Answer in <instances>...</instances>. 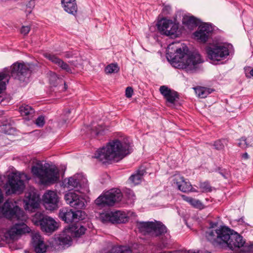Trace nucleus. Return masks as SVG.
Segmentation results:
<instances>
[{"label":"nucleus","mask_w":253,"mask_h":253,"mask_svg":"<svg viewBox=\"0 0 253 253\" xmlns=\"http://www.w3.org/2000/svg\"><path fill=\"white\" fill-rule=\"evenodd\" d=\"M32 172L43 184L54 183L58 181L59 178V170L55 168H45L39 165L33 166Z\"/></svg>","instance_id":"nucleus-6"},{"label":"nucleus","mask_w":253,"mask_h":253,"mask_svg":"<svg viewBox=\"0 0 253 253\" xmlns=\"http://www.w3.org/2000/svg\"><path fill=\"white\" fill-rule=\"evenodd\" d=\"M179 42H173L168 47L167 58L174 66L193 72L202 62L199 53H190L188 47Z\"/></svg>","instance_id":"nucleus-2"},{"label":"nucleus","mask_w":253,"mask_h":253,"mask_svg":"<svg viewBox=\"0 0 253 253\" xmlns=\"http://www.w3.org/2000/svg\"><path fill=\"white\" fill-rule=\"evenodd\" d=\"M137 226L140 232L152 236H158L167 232L166 227L157 221L137 222Z\"/></svg>","instance_id":"nucleus-9"},{"label":"nucleus","mask_w":253,"mask_h":253,"mask_svg":"<svg viewBox=\"0 0 253 253\" xmlns=\"http://www.w3.org/2000/svg\"><path fill=\"white\" fill-rule=\"evenodd\" d=\"M130 197H129V198H133V197H134V195L133 194V193L131 191H130Z\"/></svg>","instance_id":"nucleus-46"},{"label":"nucleus","mask_w":253,"mask_h":253,"mask_svg":"<svg viewBox=\"0 0 253 253\" xmlns=\"http://www.w3.org/2000/svg\"><path fill=\"white\" fill-rule=\"evenodd\" d=\"M227 144V140L226 139H219L214 142L213 146L216 150H223L225 145Z\"/></svg>","instance_id":"nucleus-33"},{"label":"nucleus","mask_w":253,"mask_h":253,"mask_svg":"<svg viewBox=\"0 0 253 253\" xmlns=\"http://www.w3.org/2000/svg\"><path fill=\"white\" fill-rule=\"evenodd\" d=\"M43 56L66 72L70 74L73 73L72 70L74 69V68L70 67L68 64L64 62L56 55L50 53H44Z\"/></svg>","instance_id":"nucleus-20"},{"label":"nucleus","mask_w":253,"mask_h":253,"mask_svg":"<svg viewBox=\"0 0 253 253\" xmlns=\"http://www.w3.org/2000/svg\"><path fill=\"white\" fill-rule=\"evenodd\" d=\"M144 171L143 170H138L136 173L130 176L129 181L134 185L138 184L140 183Z\"/></svg>","instance_id":"nucleus-29"},{"label":"nucleus","mask_w":253,"mask_h":253,"mask_svg":"<svg viewBox=\"0 0 253 253\" xmlns=\"http://www.w3.org/2000/svg\"><path fill=\"white\" fill-rule=\"evenodd\" d=\"M173 184L177 186L180 191L187 193L189 192H197L192 189V185L188 182L185 181L183 177L179 175H175L172 178Z\"/></svg>","instance_id":"nucleus-19"},{"label":"nucleus","mask_w":253,"mask_h":253,"mask_svg":"<svg viewBox=\"0 0 253 253\" xmlns=\"http://www.w3.org/2000/svg\"><path fill=\"white\" fill-rule=\"evenodd\" d=\"M43 200L46 210L53 211L58 208V197L54 191H49L46 192L43 195Z\"/></svg>","instance_id":"nucleus-18"},{"label":"nucleus","mask_w":253,"mask_h":253,"mask_svg":"<svg viewBox=\"0 0 253 253\" xmlns=\"http://www.w3.org/2000/svg\"><path fill=\"white\" fill-rule=\"evenodd\" d=\"M35 0H29L28 3L27 4L26 6V11L29 13H31L32 12V9L35 6Z\"/></svg>","instance_id":"nucleus-38"},{"label":"nucleus","mask_w":253,"mask_h":253,"mask_svg":"<svg viewBox=\"0 0 253 253\" xmlns=\"http://www.w3.org/2000/svg\"><path fill=\"white\" fill-rule=\"evenodd\" d=\"M100 219L104 223H123L128 221L126 213L121 211L103 213L100 215Z\"/></svg>","instance_id":"nucleus-14"},{"label":"nucleus","mask_w":253,"mask_h":253,"mask_svg":"<svg viewBox=\"0 0 253 253\" xmlns=\"http://www.w3.org/2000/svg\"><path fill=\"white\" fill-rule=\"evenodd\" d=\"M133 89L131 87H127L126 89V96L127 98H130L133 94Z\"/></svg>","instance_id":"nucleus-41"},{"label":"nucleus","mask_w":253,"mask_h":253,"mask_svg":"<svg viewBox=\"0 0 253 253\" xmlns=\"http://www.w3.org/2000/svg\"><path fill=\"white\" fill-rule=\"evenodd\" d=\"M99 133V131H96L94 132V134L95 135H98Z\"/></svg>","instance_id":"nucleus-48"},{"label":"nucleus","mask_w":253,"mask_h":253,"mask_svg":"<svg viewBox=\"0 0 253 253\" xmlns=\"http://www.w3.org/2000/svg\"><path fill=\"white\" fill-rule=\"evenodd\" d=\"M32 69V65L29 64L16 62L10 67V70L6 69L0 73V93L5 88L6 84L10 78L9 73L15 79L25 82L29 78Z\"/></svg>","instance_id":"nucleus-5"},{"label":"nucleus","mask_w":253,"mask_h":253,"mask_svg":"<svg viewBox=\"0 0 253 253\" xmlns=\"http://www.w3.org/2000/svg\"><path fill=\"white\" fill-rule=\"evenodd\" d=\"M130 152L129 142L115 140L110 142L105 147L99 149L94 157L103 163L109 162H118Z\"/></svg>","instance_id":"nucleus-4"},{"label":"nucleus","mask_w":253,"mask_h":253,"mask_svg":"<svg viewBox=\"0 0 253 253\" xmlns=\"http://www.w3.org/2000/svg\"><path fill=\"white\" fill-rule=\"evenodd\" d=\"M64 199L67 204L77 210H81L85 207V199L75 192H71L66 193L64 195Z\"/></svg>","instance_id":"nucleus-16"},{"label":"nucleus","mask_w":253,"mask_h":253,"mask_svg":"<svg viewBox=\"0 0 253 253\" xmlns=\"http://www.w3.org/2000/svg\"><path fill=\"white\" fill-rule=\"evenodd\" d=\"M19 112L21 114L28 118H32L35 113L34 109L28 105L23 104L19 107Z\"/></svg>","instance_id":"nucleus-27"},{"label":"nucleus","mask_w":253,"mask_h":253,"mask_svg":"<svg viewBox=\"0 0 253 253\" xmlns=\"http://www.w3.org/2000/svg\"><path fill=\"white\" fill-rule=\"evenodd\" d=\"M119 69L117 64H110L105 68V71L107 74H112L117 73Z\"/></svg>","instance_id":"nucleus-32"},{"label":"nucleus","mask_w":253,"mask_h":253,"mask_svg":"<svg viewBox=\"0 0 253 253\" xmlns=\"http://www.w3.org/2000/svg\"><path fill=\"white\" fill-rule=\"evenodd\" d=\"M196 94L200 98H204L206 97L211 93L210 88L198 86L194 88Z\"/></svg>","instance_id":"nucleus-30"},{"label":"nucleus","mask_w":253,"mask_h":253,"mask_svg":"<svg viewBox=\"0 0 253 253\" xmlns=\"http://www.w3.org/2000/svg\"><path fill=\"white\" fill-rule=\"evenodd\" d=\"M183 23L184 24L190 27L196 26L198 24L197 19L192 16H184L183 19Z\"/></svg>","instance_id":"nucleus-31"},{"label":"nucleus","mask_w":253,"mask_h":253,"mask_svg":"<svg viewBox=\"0 0 253 253\" xmlns=\"http://www.w3.org/2000/svg\"><path fill=\"white\" fill-rule=\"evenodd\" d=\"M69 63L72 67H77L82 64V59L80 56L75 55Z\"/></svg>","instance_id":"nucleus-34"},{"label":"nucleus","mask_w":253,"mask_h":253,"mask_svg":"<svg viewBox=\"0 0 253 253\" xmlns=\"http://www.w3.org/2000/svg\"><path fill=\"white\" fill-rule=\"evenodd\" d=\"M160 93L164 96L167 102L170 104H174L179 99L177 92L166 85H162L159 89Z\"/></svg>","instance_id":"nucleus-21"},{"label":"nucleus","mask_w":253,"mask_h":253,"mask_svg":"<svg viewBox=\"0 0 253 253\" xmlns=\"http://www.w3.org/2000/svg\"><path fill=\"white\" fill-rule=\"evenodd\" d=\"M68 113H70V110H68Z\"/></svg>","instance_id":"nucleus-50"},{"label":"nucleus","mask_w":253,"mask_h":253,"mask_svg":"<svg viewBox=\"0 0 253 253\" xmlns=\"http://www.w3.org/2000/svg\"><path fill=\"white\" fill-rule=\"evenodd\" d=\"M238 145L241 148L245 149L248 147L252 146V144L247 143V140L245 138H242L238 143Z\"/></svg>","instance_id":"nucleus-37"},{"label":"nucleus","mask_w":253,"mask_h":253,"mask_svg":"<svg viewBox=\"0 0 253 253\" xmlns=\"http://www.w3.org/2000/svg\"><path fill=\"white\" fill-rule=\"evenodd\" d=\"M63 185L64 187L69 189H73L78 187H83L85 191H88L87 181L82 175L78 174L65 178L63 181Z\"/></svg>","instance_id":"nucleus-13"},{"label":"nucleus","mask_w":253,"mask_h":253,"mask_svg":"<svg viewBox=\"0 0 253 253\" xmlns=\"http://www.w3.org/2000/svg\"><path fill=\"white\" fill-rule=\"evenodd\" d=\"M251 75L253 77V68L250 71Z\"/></svg>","instance_id":"nucleus-47"},{"label":"nucleus","mask_w":253,"mask_h":253,"mask_svg":"<svg viewBox=\"0 0 253 253\" xmlns=\"http://www.w3.org/2000/svg\"><path fill=\"white\" fill-rule=\"evenodd\" d=\"M32 222L40 226L41 230L46 233H51L58 228L57 222L52 217L37 212L32 218Z\"/></svg>","instance_id":"nucleus-7"},{"label":"nucleus","mask_w":253,"mask_h":253,"mask_svg":"<svg viewBox=\"0 0 253 253\" xmlns=\"http://www.w3.org/2000/svg\"><path fill=\"white\" fill-rule=\"evenodd\" d=\"M206 52L208 58L213 62L223 60L229 54L227 47L218 44L209 45L206 47Z\"/></svg>","instance_id":"nucleus-11"},{"label":"nucleus","mask_w":253,"mask_h":253,"mask_svg":"<svg viewBox=\"0 0 253 253\" xmlns=\"http://www.w3.org/2000/svg\"><path fill=\"white\" fill-rule=\"evenodd\" d=\"M206 238L214 245L225 244L231 250L242 248L244 252L253 251V244L246 243L240 234L228 228L211 229L206 232Z\"/></svg>","instance_id":"nucleus-1"},{"label":"nucleus","mask_w":253,"mask_h":253,"mask_svg":"<svg viewBox=\"0 0 253 253\" xmlns=\"http://www.w3.org/2000/svg\"><path fill=\"white\" fill-rule=\"evenodd\" d=\"M242 158L244 159H248L249 158V156L247 153H245L242 155Z\"/></svg>","instance_id":"nucleus-44"},{"label":"nucleus","mask_w":253,"mask_h":253,"mask_svg":"<svg viewBox=\"0 0 253 253\" xmlns=\"http://www.w3.org/2000/svg\"><path fill=\"white\" fill-rule=\"evenodd\" d=\"M31 30V27L29 26H23L21 29V33L23 35H27Z\"/></svg>","instance_id":"nucleus-40"},{"label":"nucleus","mask_w":253,"mask_h":253,"mask_svg":"<svg viewBox=\"0 0 253 253\" xmlns=\"http://www.w3.org/2000/svg\"><path fill=\"white\" fill-rule=\"evenodd\" d=\"M123 194L119 189H112L100 195L95 200V203L98 206L105 207V206H112L116 203L121 201Z\"/></svg>","instance_id":"nucleus-10"},{"label":"nucleus","mask_w":253,"mask_h":253,"mask_svg":"<svg viewBox=\"0 0 253 253\" xmlns=\"http://www.w3.org/2000/svg\"><path fill=\"white\" fill-rule=\"evenodd\" d=\"M1 212L6 218L19 221L5 232L4 236L6 239L15 240L21 235L30 232V228L25 223L27 215L18 206H14L12 201L8 200L4 203Z\"/></svg>","instance_id":"nucleus-3"},{"label":"nucleus","mask_w":253,"mask_h":253,"mask_svg":"<svg viewBox=\"0 0 253 253\" xmlns=\"http://www.w3.org/2000/svg\"><path fill=\"white\" fill-rule=\"evenodd\" d=\"M85 230V228L80 223L72 225L66 228V232L71 233L73 237H80L84 234Z\"/></svg>","instance_id":"nucleus-24"},{"label":"nucleus","mask_w":253,"mask_h":253,"mask_svg":"<svg viewBox=\"0 0 253 253\" xmlns=\"http://www.w3.org/2000/svg\"><path fill=\"white\" fill-rule=\"evenodd\" d=\"M181 197L184 201L188 203L195 208L201 210L204 208L203 204L199 200L184 195H182Z\"/></svg>","instance_id":"nucleus-26"},{"label":"nucleus","mask_w":253,"mask_h":253,"mask_svg":"<svg viewBox=\"0 0 253 253\" xmlns=\"http://www.w3.org/2000/svg\"><path fill=\"white\" fill-rule=\"evenodd\" d=\"M200 188L203 192L211 191V187L209 183L204 182L200 183Z\"/></svg>","instance_id":"nucleus-36"},{"label":"nucleus","mask_w":253,"mask_h":253,"mask_svg":"<svg viewBox=\"0 0 253 253\" xmlns=\"http://www.w3.org/2000/svg\"><path fill=\"white\" fill-rule=\"evenodd\" d=\"M61 4L64 10L69 14L75 15L78 10L76 0H62Z\"/></svg>","instance_id":"nucleus-25"},{"label":"nucleus","mask_w":253,"mask_h":253,"mask_svg":"<svg viewBox=\"0 0 253 253\" xmlns=\"http://www.w3.org/2000/svg\"><path fill=\"white\" fill-rule=\"evenodd\" d=\"M32 244L34 250L37 253H44L46 252L47 246L39 233H35L33 235Z\"/></svg>","instance_id":"nucleus-23"},{"label":"nucleus","mask_w":253,"mask_h":253,"mask_svg":"<svg viewBox=\"0 0 253 253\" xmlns=\"http://www.w3.org/2000/svg\"><path fill=\"white\" fill-rule=\"evenodd\" d=\"M44 123V117L42 116H39L36 120V124L39 126H42Z\"/></svg>","instance_id":"nucleus-39"},{"label":"nucleus","mask_w":253,"mask_h":253,"mask_svg":"<svg viewBox=\"0 0 253 253\" xmlns=\"http://www.w3.org/2000/svg\"><path fill=\"white\" fill-rule=\"evenodd\" d=\"M59 217L67 223L83 220L84 218L85 213L81 210L74 211L71 209H62L60 211Z\"/></svg>","instance_id":"nucleus-15"},{"label":"nucleus","mask_w":253,"mask_h":253,"mask_svg":"<svg viewBox=\"0 0 253 253\" xmlns=\"http://www.w3.org/2000/svg\"><path fill=\"white\" fill-rule=\"evenodd\" d=\"M49 82L51 84L55 86L57 83V81L59 80V78L57 75L52 72H50L49 73Z\"/></svg>","instance_id":"nucleus-35"},{"label":"nucleus","mask_w":253,"mask_h":253,"mask_svg":"<svg viewBox=\"0 0 253 253\" xmlns=\"http://www.w3.org/2000/svg\"><path fill=\"white\" fill-rule=\"evenodd\" d=\"M76 54L73 53L71 52H67L65 54V57L69 58H73L74 56H75Z\"/></svg>","instance_id":"nucleus-43"},{"label":"nucleus","mask_w":253,"mask_h":253,"mask_svg":"<svg viewBox=\"0 0 253 253\" xmlns=\"http://www.w3.org/2000/svg\"><path fill=\"white\" fill-rule=\"evenodd\" d=\"M157 27L162 34L174 37L178 35V26L171 20L162 19L158 22Z\"/></svg>","instance_id":"nucleus-12"},{"label":"nucleus","mask_w":253,"mask_h":253,"mask_svg":"<svg viewBox=\"0 0 253 253\" xmlns=\"http://www.w3.org/2000/svg\"><path fill=\"white\" fill-rule=\"evenodd\" d=\"M64 85H65V88L66 89L67 88V85H66L65 83H64Z\"/></svg>","instance_id":"nucleus-49"},{"label":"nucleus","mask_w":253,"mask_h":253,"mask_svg":"<svg viewBox=\"0 0 253 253\" xmlns=\"http://www.w3.org/2000/svg\"><path fill=\"white\" fill-rule=\"evenodd\" d=\"M2 200H3V195L2 194L1 190L0 189V203L2 202Z\"/></svg>","instance_id":"nucleus-45"},{"label":"nucleus","mask_w":253,"mask_h":253,"mask_svg":"<svg viewBox=\"0 0 253 253\" xmlns=\"http://www.w3.org/2000/svg\"><path fill=\"white\" fill-rule=\"evenodd\" d=\"M171 7L169 5H165L163 8L162 12L164 14L166 15L169 13Z\"/></svg>","instance_id":"nucleus-42"},{"label":"nucleus","mask_w":253,"mask_h":253,"mask_svg":"<svg viewBox=\"0 0 253 253\" xmlns=\"http://www.w3.org/2000/svg\"><path fill=\"white\" fill-rule=\"evenodd\" d=\"M25 210L32 211L33 209L39 208L40 197L34 191H31L25 194L24 199Z\"/></svg>","instance_id":"nucleus-17"},{"label":"nucleus","mask_w":253,"mask_h":253,"mask_svg":"<svg viewBox=\"0 0 253 253\" xmlns=\"http://www.w3.org/2000/svg\"><path fill=\"white\" fill-rule=\"evenodd\" d=\"M211 31V27L207 24H205L199 27L198 30L195 32L194 36L198 40L205 42L208 39Z\"/></svg>","instance_id":"nucleus-22"},{"label":"nucleus","mask_w":253,"mask_h":253,"mask_svg":"<svg viewBox=\"0 0 253 253\" xmlns=\"http://www.w3.org/2000/svg\"><path fill=\"white\" fill-rule=\"evenodd\" d=\"M168 30H170V28H168Z\"/></svg>","instance_id":"nucleus-51"},{"label":"nucleus","mask_w":253,"mask_h":253,"mask_svg":"<svg viewBox=\"0 0 253 253\" xmlns=\"http://www.w3.org/2000/svg\"><path fill=\"white\" fill-rule=\"evenodd\" d=\"M29 179L28 176L23 173L16 172L11 173L8 177V186L6 194H20L25 188L24 181Z\"/></svg>","instance_id":"nucleus-8"},{"label":"nucleus","mask_w":253,"mask_h":253,"mask_svg":"<svg viewBox=\"0 0 253 253\" xmlns=\"http://www.w3.org/2000/svg\"><path fill=\"white\" fill-rule=\"evenodd\" d=\"M72 237H73L71 235V233L66 232V228L63 235H60L58 239L61 244L64 245H70L72 242Z\"/></svg>","instance_id":"nucleus-28"}]
</instances>
